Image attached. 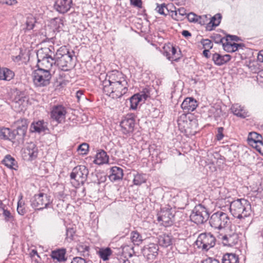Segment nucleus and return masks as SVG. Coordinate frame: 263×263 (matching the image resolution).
Instances as JSON below:
<instances>
[{
	"instance_id": "nucleus-1",
	"label": "nucleus",
	"mask_w": 263,
	"mask_h": 263,
	"mask_svg": "<svg viewBox=\"0 0 263 263\" xmlns=\"http://www.w3.org/2000/svg\"><path fill=\"white\" fill-rule=\"evenodd\" d=\"M231 214L237 219H242L245 221V227L251 223L249 215L251 213V205L246 199L241 198L233 201L230 206Z\"/></svg>"
},
{
	"instance_id": "nucleus-2",
	"label": "nucleus",
	"mask_w": 263,
	"mask_h": 263,
	"mask_svg": "<svg viewBox=\"0 0 263 263\" xmlns=\"http://www.w3.org/2000/svg\"><path fill=\"white\" fill-rule=\"evenodd\" d=\"M128 83L126 80L121 81L117 83L103 87V91L112 98H119L125 95L128 90Z\"/></svg>"
},
{
	"instance_id": "nucleus-3",
	"label": "nucleus",
	"mask_w": 263,
	"mask_h": 263,
	"mask_svg": "<svg viewBox=\"0 0 263 263\" xmlns=\"http://www.w3.org/2000/svg\"><path fill=\"white\" fill-rule=\"evenodd\" d=\"M88 173V170L85 165H80L74 167L70 174L71 183L76 187L80 185H83L87 180Z\"/></svg>"
},
{
	"instance_id": "nucleus-4",
	"label": "nucleus",
	"mask_w": 263,
	"mask_h": 263,
	"mask_svg": "<svg viewBox=\"0 0 263 263\" xmlns=\"http://www.w3.org/2000/svg\"><path fill=\"white\" fill-rule=\"evenodd\" d=\"M32 77L34 85L36 87H42L50 84L51 74L48 70L37 68L32 72Z\"/></svg>"
},
{
	"instance_id": "nucleus-5",
	"label": "nucleus",
	"mask_w": 263,
	"mask_h": 263,
	"mask_svg": "<svg viewBox=\"0 0 263 263\" xmlns=\"http://www.w3.org/2000/svg\"><path fill=\"white\" fill-rule=\"evenodd\" d=\"M31 206L37 210H42L45 208H48L52 203V200L51 196L47 194L40 193L35 194L31 198Z\"/></svg>"
},
{
	"instance_id": "nucleus-6",
	"label": "nucleus",
	"mask_w": 263,
	"mask_h": 263,
	"mask_svg": "<svg viewBox=\"0 0 263 263\" xmlns=\"http://www.w3.org/2000/svg\"><path fill=\"white\" fill-rule=\"evenodd\" d=\"M190 219L197 224H203L209 218L207 209L201 204L196 205L190 215Z\"/></svg>"
},
{
	"instance_id": "nucleus-7",
	"label": "nucleus",
	"mask_w": 263,
	"mask_h": 263,
	"mask_svg": "<svg viewBox=\"0 0 263 263\" xmlns=\"http://www.w3.org/2000/svg\"><path fill=\"white\" fill-rule=\"evenodd\" d=\"M229 221V218L226 213L217 212L211 216L209 223L213 228L221 229L226 227Z\"/></svg>"
},
{
	"instance_id": "nucleus-8",
	"label": "nucleus",
	"mask_w": 263,
	"mask_h": 263,
	"mask_svg": "<svg viewBox=\"0 0 263 263\" xmlns=\"http://www.w3.org/2000/svg\"><path fill=\"white\" fill-rule=\"evenodd\" d=\"M215 238L210 233L204 232L199 235L196 241L198 248L208 251L215 245Z\"/></svg>"
},
{
	"instance_id": "nucleus-9",
	"label": "nucleus",
	"mask_w": 263,
	"mask_h": 263,
	"mask_svg": "<svg viewBox=\"0 0 263 263\" xmlns=\"http://www.w3.org/2000/svg\"><path fill=\"white\" fill-rule=\"evenodd\" d=\"M174 210L168 208H163L157 214V220L161 225L167 227L173 224Z\"/></svg>"
},
{
	"instance_id": "nucleus-10",
	"label": "nucleus",
	"mask_w": 263,
	"mask_h": 263,
	"mask_svg": "<svg viewBox=\"0 0 263 263\" xmlns=\"http://www.w3.org/2000/svg\"><path fill=\"white\" fill-rule=\"evenodd\" d=\"M121 131L124 135H129L134 130L135 125V115L133 114H127L120 122Z\"/></svg>"
},
{
	"instance_id": "nucleus-11",
	"label": "nucleus",
	"mask_w": 263,
	"mask_h": 263,
	"mask_svg": "<svg viewBox=\"0 0 263 263\" xmlns=\"http://www.w3.org/2000/svg\"><path fill=\"white\" fill-rule=\"evenodd\" d=\"M126 80L124 75L118 70H114L108 72L105 79L103 81V87Z\"/></svg>"
},
{
	"instance_id": "nucleus-12",
	"label": "nucleus",
	"mask_w": 263,
	"mask_h": 263,
	"mask_svg": "<svg viewBox=\"0 0 263 263\" xmlns=\"http://www.w3.org/2000/svg\"><path fill=\"white\" fill-rule=\"evenodd\" d=\"M247 140L249 145L263 155V142L261 135L256 132H251L249 134Z\"/></svg>"
},
{
	"instance_id": "nucleus-13",
	"label": "nucleus",
	"mask_w": 263,
	"mask_h": 263,
	"mask_svg": "<svg viewBox=\"0 0 263 263\" xmlns=\"http://www.w3.org/2000/svg\"><path fill=\"white\" fill-rule=\"evenodd\" d=\"M28 99L24 93L17 91L12 101V106L17 112L23 111L26 109Z\"/></svg>"
},
{
	"instance_id": "nucleus-14",
	"label": "nucleus",
	"mask_w": 263,
	"mask_h": 263,
	"mask_svg": "<svg viewBox=\"0 0 263 263\" xmlns=\"http://www.w3.org/2000/svg\"><path fill=\"white\" fill-rule=\"evenodd\" d=\"M66 112V109L63 105H54L51 110V118L58 123H62L65 119Z\"/></svg>"
},
{
	"instance_id": "nucleus-15",
	"label": "nucleus",
	"mask_w": 263,
	"mask_h": 263,
	"mask_svg": "<svg viewBox=\"0 0 263 263\" xmlns=\"http://www.w3.org/2000/svg\"><path fill=\"white\" fill-rule=\"evenodd\" d=\"M24 159L31 161L35 159L38 155V149L33 143H30L23 152Z\"/></svg>"
},
{
	"instance_id": "nucleus-16",
	"label": "nucleus",
	"mask_w": 263,
	"mask_h": 263,
	"mask_svg": "<svg viewBox=\"0 0 263 263\" xmlns=\"http://www.w3.org/2000/svg\"><path fill=\"white\" fill-rule=\"evenodd\" d=\"M55 61L57 66L63 71H68L72 67V55L58 58Z\"/></svg>"
},
{
	"instance_id": "nucleus-17",
	"label": "nucleus",
	"mask_w": 263,
	"mask_h": 263,
	"mask_svg": "<svg viewBox=\"0 0 263 263\" xmlns=\"http://www.w3.org/2000/svg\"><path fill=\"white\" fill-rule=\"evenodd\" d=\"M158 247L154 243H150L144 247L142 253L149 260L154 259L158 255Z\"/></svg>"
},
{
	"instance_id": "nucleus-18",
	"label": "nucleus",
	"mask_w": 263,
	"mask_h": 263,
	"mask_svg": "<svg viewBox=\"0 0 263 263\" xmlns=\"http://www.w3.org/2000/svg\"><path fill=\"white\" fill-rule=\"evenodd\" d=\"M72 3V0H57L54 7L59 12L65 13L70 10Z\"/></svg>"
},
{
	"instance_id": "nucleus-19",
	"label": "nucleus",
	"mask_w": 263,
	"mask_h": 263,
	"mask_svg": "<svg viewBox=\"0 0 263 263\" xmlns=\"http://www.w3.org/2000/svg\"><path fill=\"white\" fill-rule=\"evenodd\" d=\"M197 106V102L193 98H186L181 105L182 109L185 113H189L194 111Z\"/></svg>"
},
{
	"instance_id": "nucleus-20",
	"label": "nucleus",
	"mask_w": 263,
	"mask_h": 263,
	"mask_svg": "<svg viewBox=\"0 0 263 263\" xmlns=\"http://www.w3.org/2000/svg\"><path fill=\"white\" fill-rule=\"evenodd\" d=\"M48 129L47 123L43 120L33 121L31 124L30 127V131L31 133H36L38 134L45 132L46 130Z\"/></svg>"
},
{
	"instance_id": "nucleus-21",
	"label": "nucleus",
	"mask_w": 263,
	"mask_h": 263,
	"mask_svg": "<svg viewBox=\"0 0 263 263\" xmlns=\"http://www.w3.org/2000/svg\"><path fill=\"white\" fill-rule=\"evenodd\" d=\"M238 240V234L233 231L222 237L223 243L224 246H233L237 243Z\"/></svg>"
},
{
	"instance_id": "nucleus-22",
	"label": "nucleus",
	"mask_w": 263,
	"mask_h": 263,
	"mask_svg": "<svg viewBox=\"0 0 263 263\" xmlns=\"http://www.w3.org/2000/svg\"><path fill=\"white\" fill-rule=\"evenodd\" d=\"M26 134V132L24 130L17 127L12 132L9 129V140L12 141L15 140L18 143L23 142Z\"/></svg>"
},
{
	"instance_id": "nucleus-23",
	"label": "nucleus",
	"mask_w": 263,
	"mask_h": 263,
	"mask_svg": "<svg viewBox=\"0 0 263 263\" xmlns=\"http://www.w3.org/2000/svg\"><path fill=\"white\" fill-rule=\"evenodd\" d=\"M53 64H56L55 58H52L51 55L48 56L45 59L39 62L37 67L38 68L48 70V71L50 72Z\"/></svg>"
},
{
	"instance_id": "nucleus-24",
	"label": "nucleus",
	"mask_w": 263,
	"mask_h": 263,
	"mask_svg": "<svg viewBox=\"0 0 263 263\" xmlns=\"http://www.w3.org/2000/svg\"><path fill=\"white\" fill-rule=\"evenodd\" d=\"M192 121L189 120L186 115L184 114L181 115L177 119V123L179 130L181 132L187 133L190 128V124L192 123Z\"/></svg>"
},
{
	"instance_id": "nucleus-25",
	"label": "nucleus",
	"mask_w": 263,
	"mask_h": 263,
	"mask_svg": "<svg viewBox=\"0 0 263 263\" xmlns=\"http://www.w3.org/2000/svg\"><path fill=\"white\" fill-rule=\"evenodd\" d=\"M123 176V170L117 166H113L110 168L109 178L111 181L121 180Z\"/></svg>"
},
{
	"instance_id": "nucleus-26",
	"label": "nucleus",
	"mask_w": 263,
	"mask_h": 263,
	"mask_svg": "<svg viewBox=\"0 0 263 263\" xmlns=\"http://www.w3.org/2000/svg\"><path fill=\"white\" fill-rule=\"evenodd\" d=\"M231 110L233 114L241 118H246L248 116V111L245 107L238 104H233L231 107Z\"/></svg>"
},
{
	"instance_id": "nucleus-27",
	"label": "nucleus",
	"mask_w": 263,
	"mask_h": 263,
	"mask_svg": "<svg viewBox=\"0 0 263 263\" xmlns=\"http://www.w3.org/2000/svg\"><path fill=\"white\" fill-rule=\"evenodd\" d=\"M231 58L229 54L222 55L219 53H215L212 55V60L215 64L218 66H221L229 62Z\"/></svg>"
},
{
	"instance_id": "nucleus-28",
	"label": "nucleus",
	"mask_w": 263,
	"mask_h": 263,
	"mask_svg": "<svg viewBox=\"0 0 263 263\" xmlns=\"http://www.w3.org/2000/svg\"><path fill=\"white\" fill-rule=\"evenodd\" d=\"M173 241L172 236L170 234L161 232L158 237V242L160 246L167 247L172 245Z\"/></svg>"
},
{
	"instance_id": "nucleus-29",
	"label": "nucleus",
	"mask_w": 263,
	"mask_h": 263,
	"mask_svg": "<svg viewBox=\"0 0 263 263\" xmlns=\"http://www.w3.org/2000/svg\"><path fill=\"white\" fill-rule=\"evenodd\" d=\"M108 156L106 153L102 149H100L97 153L96 158L93 162L97 164L101 165L108 162Z\"/></svg>"
},
{
	"instance_id": "nucleus-30",
	"label": "nucleus",
	"mask_w": 263,
	"mask_h": 263,
	"mask_svg": "<svg viewBox=\"0 0 263 263\" xmlns=\"http://www.w3.org/2000/svg\"><path fill=\"white\" fill-rule=\"evenodd\" d=\"M52 49H53V47L50 46L49 48H43L37 50L36 52V56L37 58V62L45 59L48 56H51L49 52H52Z\"/></svg>"
},
{
	"instance_id": "nucleus-31",
	"label": "nucleus",
	"mask_w": 263,
	"mask_h": 263,
	"mask_svg": "<svg viewBox=\"0 0 263 263\" xmlns=\"http://www.w3.org/2000/svg\"><path fill=\"white\" fill-rule=\"evenodd\" d=\"M2 163L5 166L12 169L16 170L18 167L16 161L10 155H7L5 157Z\"/></svg>"
},
{
	"instance_id": "nucleus-32",
	"label": "nucleus",
	"mask_w": 263,
	"mask_h": 263,
	"mask_svg": "<svg viewBox=\"0 0 263 263\" xmlns=\"http://www.w3.org/2000/svg\"><path fill=\"white\" fill-rule=\"evenodd\" d=\"M221 18L222 16L220 13H217L212 17L210 22L206 27V30H212L213 27L218 26L220 23Z\"/></svg>"
},
{
	"instance_id": "nucleus-33",
	"label": "nucleus",
	"mask_w": 263,
	"mask_h": 263,
	"mask_svg": "<svg viewBox=\"0 0 263 263\" xmlns=\"http://www.w3.org/2000/svg\"><path fill=\"white\" fill-rule=\"evenodd\" d=\"M14 76V73L10 69L0 67V80L9 81L13 78Z\"/></svg>"
},
{
	"instance_id": "nucleus-34",
	"label": "nucleus",
	"mask_w": 263,
	"mask_h": 263,
	"mask_svg": "<svg viewBox=\"0 0 263 263\" xmlns=\"http://www.w3.org/2000/svg\"><path fill=\"white\" fill-rule=\"evenodd\" d=\"M171 13L172 18L177 21L182 20L186 14V10L183 7L178 8L175 11H171Z\"/></svg>"
},
{
	"instance_id": "nucleus-35",
	"label": "nucleus",
	"mask_w": 263,
	"mask_h": 263,
	"mask_svg": "<svg viewBox=\"0 0 263 263\" xmlns=\"http://www.w3.org/2000/svg\"><path fill=\"white\" fill-rule=\"evenodd\" d=\"M65 249L53 251L51 253V257L53 259H56L58 261H65L66 260L65 257Z\"/></svg>"
},
{
	"instance_id": "nucleus-36",
	"label": "nucleus",
	"mask_w": 263,
	"mask_h": 263,
	"mask_svg": "<svg viewBox=\"0 0 263 263\" xmlns=\"http://www.w3.org/2000/svg\"><path fill=\"white\" fill-rule=\"evenodd\" d=\"M186 17L190 22H198L200 24H204V21L203 18H207V15H205L203 16H198L194 13L191 12L187 15Z\"/></svg>"
},
{
	"instance_id": "nucleus-37",
	"label": "nucleus",
	"mask_w": 263,
	"mask_h": 263,
	"mask_svg": "<svg viewBox=\"0 0 263 263\" xmlns=\"http://www.w3.org/2000/svg\"><path fill=\"white\" fill-rule=\"evenodd\" d=\"M222 263H239V258L235 254L227 253L223 256Z\"/></svg>"
},
{
	"instance_id": "nucleus-38",
	"label": "nucleus",
	"mask_w": 263,
	"mask_h": 263,
	"mask_svg": "<svg viewBox=\"0 0 263 263\" xmlns=\"http://www.w3.org/2000/svg\"><path fill=\"white\" fill-rule=\"evenodd\" d=\"M144 239L138 231H132L130 234V239L135 245H139Z\"/></svg>"
},
{
	"instance_id": "nucleus-39",
	"label": "nucleus",
	"mask_w": 263,
	"mask_h": 263,
	"mask_svg": "<svg viewBox=\"0 0 263 263\" xmlns=\"http://www.w3.org/2000/svg\"><path fill=\"white\" fill-rule=\"evenodd\" d=\"M146 181V176L143 174H140L138 172L134 174L133 183L134 185H140Z\"/></svg>"
},
{
	"instance_id": "nucleus-40",
	"label": "nucleus",
	"mask_w": 263,
	"mask_h": 263,
	"mask_svg": "<svg viewBox=\"0 0 263 263\" xmlns=\"http://www.w3.org/2000/svg\"><path fill=\"white\" fill-rule=\"evenodd\" d=\"M36 23L35 18L31 14H29L26 17V21L25 23L26 30H31L33 29L35 24Z\"/></svg>"
},
{
	"instance_id": "nucleus-41",
	"label": "nucleus",
	"mask_w": 263,
	"mask_h": 263,
	"mask_svg": "<svg viewBox=\"0 0 263 263\" xmlns=\"http://www.w3.org/2000/svg\"><path fill=\"white\" fill-rule=\"evenodd\" d=\"M98 254L101 259L104 261L108 260L109 256L112 254V251L109 248L100 249Z\"/></svg>"
},
{
	"instance_id": "nucleus-42",
	"label": "nucleus",
	"mask_w": 263,
	"mask_h": 263,
	"mask_svg": "<svg viewBox=\"0 0 263 263\" xmlns=\"http://www.w3.org/2000/svg\"><path fill=\"white\" fill-rule=\"evenodd\" d=\"M15 123L17 126V128L21 129L22 130L26 132L29 124V121L27 119L22 118L18 119L15 121Z\"/></svg>"
},
{
	"instance_id": "nucleus-43",
	"label": "nucleus",
	"mask_w": 263,
	"mask_h": 263,
	"mask_svg": "<svg viewBox=\"0 0 263 263\" xmlns=\"http://www.w3.org/2000/svg\"><path fill=\"white\" fill-rule=\"evenodd\" d=\"M130 101V108L133 110L137 108L138 104L141 102L140 97L139 93H136L133 95L129 99Z\"/></svg>"
},
{
	"instance_id": "nucleus-44",
	"label": "nucleus",
	"mask_w": 263,
	"mask_h": 263,
	"mask_svg": "<svg viewBox=\"0 0 263 263\" xmlns=\"http://www.w3.org/2000/svg\"><path fill=\"white\" fill-rule=\"evenodd\" d=\"M64 55H72L66 46H63L61 47L56 52L54 55V58L57 59L58 58H61L63 57Z\"/></svg>"
},
{
	"instance_id": "nucleus-45",
	"label": "nucleus",
	"mask_w": 263,
	"mask_h": 263,
	"mask_svg": "<svg viewBox=\"0 0 263 263\" xmlns=\"http://www.w3.org/2000/svg\"><path fill=\"white\" fill-rule=\"evenodd\" d=\"M77 249L84 256L89 255V247L87 244L81 242L78 245Z\"/></svg>"
},
{
	"instance_id": "nucleus-46",
	"label": "nucleus",
	"mask_w": 263,
	"mask_h": 263,
	"mask_svg": "<svg viewBox=\"0 0 263 263\" xmlns=\"http://www.w3.org/2000/svg\"><path fill=\"white\" fill-rule=\"evenodd\" d=\"M155 10L159 14L165 16L167 15L169 13L168 8L164 3L161 5L157 4V6Z\"/></svg>"
},
{
	"instance_id": "nucleus-47",
	"label": "nucleus",
	"mask_w": 263,
	"mask_h": 263,
	"mask_svg": "<svg viewBox=\"0 0 263 263\" xmlns=\"http://www.w3.org/2000/svg\"><path fill=\"white\" fill-rule=\"evenodd\" d=\"M221 109L214 106H211L208 111L209 117H213L215 119L220 116Z\"/></svg>"
},
{
	"instance_id": "nucleus-48",
	"label": "nucleus",
	"mask_w": 263,
	"mask_h": 263,
	"mask_svg": "<svg viewBox=\"0 0 263 263\" xmlns=\"http://www.w3.org/2000/svg\"><path fill=\"white\" fill-rule=\"evenodd\" d=\"M211 37L216 44H221L222 45L226 40L225 37H222L221 35L217 33H214L211 36Z\"/></svg>"
},
{
	"instance_id": "nucleus-49",
	"label": "nucleus",
	"mask_w": 263,
	"mask_h": 263,
	"mask_svg": "<svg viewBox=\"0 0 263 263\" xmlns=\"http://www.w3.org/2000/svg\"><path fill=\"white\" fill-rule=\"evenodd\" d=\"M76 231H66V239L68 242L72 240L77 241L78 236L75 234Z\"/></svg>"
},
{
	"instance_id": "nucleus-50",
	"label": "nucleus",
	"mask_w": 263,
	"mask_h": 263,
	"mask_svg": "<svg viewBox=\"0 0 263 263\" xmlns=\"http://www.w3.org/2000/svg\"><path fill=\"white\" fill-rule=\"evenodd\" d=\"M9 128H0V139H9Z\"/></svg>"
},
{
	"instance_id": "nucleus-51",
	"label": "nucleus",
	"mask_w": 263,
	"mask_h": 263,
	"mask_svg": "<svg viewBox=\"0 0 263 263\" xmlns=\"http://www.w3.org/2000/svg\"><path fill=\"white\" fill-rule=\"evenodd\" d=\"M25 203L23 201L19 200L17 203V211L21 215H24L26 213V210L24 206Z\"/></svg>"
},
{
	"instance_id": "nucleus-52",
	"label": "nucleus",
	"mask_w": 263,
	"mask_h": 263,
	"mask_svg": "<svg viewBox=\"0 0 263 263\" xmlns=\"http://www.w3.org/2000/svg\"><path fill=\"white\" fill-rule=\"evenodd\" d=\"M89 145L88 144L86 143H83L80 145H79L78 147V151L81 152V154L84 155L86 154L88 150Z\"/></svg>"
},
{
	"instance_id": "nucleus-53",
	"label": "nucleus",
	"mask_w": 263,
	"mask_h": 263,
	"mask_svg": "<svg viewBox=\"0 0 263 263\" xmlns=\"http://www.w3.org/2000/svg\"><path fill=\"white\" fill-rule=\"evenodd\" d=\"M223 49L228 52H232V43L228 41V39L225 40V42L222 45Z\"/></svg>"
},
{
	"instance_id": "nucleus-54",
	"label": "nucleus",
	"mask_w": 263,
	"mask_h": 263,
	"mask_svg": "<svg viewBox=\"0 0 263 263\" xmlns=\"http://www.w3.org/2000/svg\"><path fill=\"white\" fill-rule=\"evenodd\" d=\"M201 43L204 48L211 49L213 47V44L211 41L209 39H202Z\"/></svg>"
},
{
	"instance_id": "nucleus-55",
	"label": "nucleus",
	"mask_w": 263,
	"mask_h": 263,
	"mask_svg": "<svg viewBox=\"0 0 263 263\" xmlns=\"http://www.w3.org/2000/svg\"><path fill=\"white\" fill-rule=\"evenodd\" d=\"M3 216L5 217V219L7 221H11L13 219V216L9 211L3 209Z\"/></svg>"
},
{
	"instance_id": "nucleus-56",
	"label": "nucleus",
	"mask_w": 263,
	"mask_h": 263,
	"mask_svg": "<svg viewBox=\"0 0 263 263\" xmlns=\"http://www.w3.org/2000/svg\"><path fill=\"white\" fill-rule=\"evenodd\" d=\"M163 55L164 56H165L167 59L170 60V61H175V62H178L180 58H175L174 57H171V53H170V50L169 51H167V50H164V51L163 52Z\"/></svg>"
},
{
	"instance_id": "nucleus-57",
	"label": "nucleus",
	"mask_w": 263,
	"mask_h": 263,
	"mask_svg": "<svg viewBox=\"0 0 263 263\" xmlns=\"http://www.w3.org/2000/svg\"><path fill=\"white\" fill-rule=\"evenodd\" d=\"M224 128L222 127H218L217 129V134L216 135L217 140L220 141L224 137V135L223 134Z\"/></svg>"
},
{
	"instance_id": "nucleus-58",
	"label": "nucleus",
	"mask_w": 263,
	"mask_h": 263,
	"mask_svg": "<svg viewBox=\"0 0 263 263\" xmlns=\"http://www.w3.org/2000/svg\"><path fill=\"white\" fill-rule=\"evenodd\" d=\"M226 39H228L229 42H230V41L238 42V41L241 40V39H240L239 37H238L236 35H230V34L227 35L226 37Z\"/></svg>"
},
{
	"instance_id": "nucleus-59",
	"label": "nucleus",
	"mask_w": 263,
	"mask_h": 263,
	"mask_svg": "<svg viewBox=\"0 0 263 263\" xmlns=\"http://www.w3.org/2000/svg\"><path fill=\"white\" fill-rule=\"evenodd\" d=\"M131 5L140 8H142V2L141 0H130Z\"/></svg>"
},
{
	"instance_id": "nucleus-60",
	"label": "nucleus",
	"mask_w": 263,
	"mask_h": 263,
	"mask_svg": "<svg viewBox=\"0 0 263 263\" xmlns=\"http://www.w3.org/2000/svg\"><path fill=\"white\" fill-rule=\"evenodd\" d=\"M71 263H87L85 259L80 257H76L73 258Z\"/></svg>"
},
{
	"instance_id": "nucleus-61",
	"label": "nucleus",
	"mask_w": 263,
	"mask_h": 263,
	"mask_svg": "<svg viewBox=\"0 0 263 263\" xmlns=\"http://www.w3.org/2000/svg\"><path fill=\"white\" fill-rule=\"evenodd\" d=\"M202 263H219V261L217 259L209 257L203 260Z\"/></svg>"
},
{
	"instance_id": "nucleus-62",
	"label": "nucleus",
	"mask_w": 263,
	"mask_h": 263,
	"mask_svg": "<svg viewBox=\"0 0 263 263\" xmlns=\"http://www.w3.org/2000/svg\"><path fill=\"white\" fill-rule=\"evenodd\" d=\"M139 96L140 97L141 101L144 102L148 97V95H147L144 91H142L141 92V93H139Z\"/></svg>"
},
{
	"instance_id": "nucleus-63",
	"label": "nucleus",
	"mask_w": 263,
	"mask_h": 263,
	"mask_svg": "<svg viewBox=\"0 0 263 263\" xmlns=\"http://www.w3.org/2000/svg\"><path fill=\"white\" fill-rule=\"evenodd\" d=\"M257 79L261 83H263V70L260 71L258 73Z\"/></svg>"
},
{
	"instance_id": "nucleus-64",
	"label": "nucleus",
	"mask_w": 263,
	"mask_h": 263,
	"mask_svg": "<svg viewBox=\"0 0 263 263\" xmlns=\"http://www.w3.org/2000/svg\"><path fill=\"white\" fill-rule=\"evenodd\" d=\"M257 60L260 62H263V50L260 51L258 53Z\"/></svg>"
}]
</instances>
